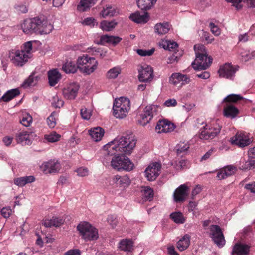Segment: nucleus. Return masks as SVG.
<instances>
[{"label":"nucleus","instance_id":"nucleus-48","mask_svg":"<svg viewBox=\"0 0 255 255\" xmlns=\"http://www.w3.org/2000/svg\"><path fill=\"white\" fill-rule=\"evenodd\" d=\"M32 49V44L31 41L25 42L21 47L20 51H23L24 53L27 55L28 57H31Z\"/></svg>","mask_w":255,"mask_h":255},{"label":"nucleus","instance_id":"nucleus-50","mask_svg":"<svg viewBox=\"0 0 255 255\" xmlns=\"http://www.w3.org/2000/svg\"><path fill=\"white\" fill-rule=\"evenodd\" d=\"M182 74L179 73H175L172 74L169 78V81L174 85H177L182 81Z\"/></svg>","mask_w":255,"mask_h":255},{"label":"nucleus","instance_id":"nucleus-5","mask_svg":"<svg viewBox=\"0 0 255 255\" xmlns=\"http://www.w3.org/2000/svg\"><path fill=\"white\" fill-rule=\"evenodd\" d=\"M77 64L81 73L85 75H90L97 68L98 61L94 58L90 57L87 55H83L78 57Z\"/></svg>","mask_w":255,"mask_h":255},{"label":"nucleus","instance_id":"nucleus-41","mask_svg":"<svg viewBox=\"0 0 255 255\" xmlns=\"http://www.w3.org/2000/svg\"><path fill=\"white\" fill-rule=\"evenodd\" d=\"M243 99L244 98L240 95L232 94L226 97L224 99L223 103L225 104L229 103L233 104V103H235L238 101Z\"/></svg>","mask_w":255,"mask_h":255},{"label":"nucleus","instance_id":"nucleus-64","mask_svg":"<svg viewBox=\"0 0 255 255\" xmlns=\"http://www.w3.org/2000/svg\"><path fill=\"white\" fill-rule=\"evenodd\" d=\"M215 151V149L214 148H211L201 158V161L207 160L209 159L211 156Z\"/></svg>","mask_w":255,"mask_h":255},{"label":"nucleus","instance_id":"nucleus-2","mask_svg":"<svg viewBox=\"0 0 255 255\" xmlns=\"http://www.w3.org/2000/svg\"><path fill=\"white\" fill-rule=\"evenodd\" d=\"M196 59L192 63V67L195 70H205L212 62V58L208 56L205 47L202 44H196L194 46Z\"/></svg>","mask_w":255,"mask_h":255},{"label":"nucleus","instance_id":"nucleus-40","mask_svg":"<svg viewBox=\"0 0 255 255\" xmlns=\"http://www.w3.org/2000/svg\"><path fill=\"white\" fill-rule=\"evenodd\" d=\"M117 24V23L115 20L111 21L103 20L100 23V28L103 30L109 31L114 29Z\"/></svg>","mask_w":255,"mask_h":255},{"label":"nucleus","instance_id":"nucleus-6","mask_svg":"<svg viewBox=\"0 0 255 255\" xmlns=\"http://www.w3.org/2000/svg\"><path fill=\"white\" fill-rule=\"evenodd\" d=\"M77 229L86 241L96 240L99 237L98 230L87 222H81Z\"/></svg>","mask_w":255,"mask_h":255},{"label":"nucleus","instance_id":"nucleus-16","mask_svg":"<svg viewBox=\"0 0 255 255\" xmlns=\"http://www.w3.org/2000/svg\"><path fill=\"white\" fill-rule=\"evenodd\" d=\"M238 67H234L230 64L226 63L220 67L218 70L221 77L232 79L235 73L238 70Z\"/></svg>","mask_w":255,"mask_h":255},{"label":"nucleus","instance_id":"nucleus-55","mask_svg":"<svg viewBox=\"0 0 255 255\" xmlns=\"http://www.w3.org/2000/svg\"><path fill=\"white\" fill-rule=\"evenodd\" d=\"M187 160L184 158H181L178 161V163L175 162L174 164L172 163V165H173L177 170H180L187 166Z\"/></svg>","mask_w":255,"mask_h":255},{"label":"nucleus","instance_id":"nucleus-31","mask_svg":"<svg viewBox=\"0 0 255 255\" xmlns=\"http://www.w3.org/2000/svg\"><path fill=\"white\" fill-rule=\"evenodd\" d=\"M35 177L33 176H26L14 179V183L19 187H23L26 184L31 183L35 181Z\"/></svg>","mask_w":255,"mask_h":255},{"label":"nucleus","instance_id":"nucleus-34","mask_svg":"<svg viewBox=\"0 0 255 255\" xmlns=\"http://www.w3.org/2000/svg\"><path fill=\"white\" fill-rule=\"evenodd\" d=\"M63 223V220L61 218L53 217L52 218H47L43 220L42 224L46 227H51L52 226L58 227Z\"/></svg>","mask_w":255,"mask_h":255},{"label":"nucleus","instance_id":"nucleus-63","mask_svg":"<svg viewBox=\"0 0 255 255\" xmlns=\"http://www.w3.org/2000/svg\"><path fill=\"white\" fill-rule=\"evenodd\" d=\"M211 31L213 34L215 36H218L220 34V30L217 26L215 25L213 23H210L209 24Z\"/></svg>","mask_w":255,"mask_h":255},{"label":"nucleus","instance_id":"nucleus-12","mask_svg":"<svg viewBox=\"0 0 255 255\" xmlns=\"http://www.w3.org/2000/svg\"><path fill=\"white\" fill-rule=\"evenodd\" d=\"M40 168L45 174L55 173L60 170L61 164L57 160L53 159L43 162Z\"/></svg>","mask_w":255,"mask_h":255},{"label":"nucleus","instance_id":"nucleus-62","mask_svg":"<svg viewBox=\"0 0 255 255\" xmlns=\"http://www.w3.org/2000/svg\"><path fill=\"white\" fill-rule=\"evenodd\" d=\"M12 210L9 207H3L1 210V214L5 218H8L11 214Z\"/></svg>","mask_w":255,"mask_h":255},{"label":"nucleus","instance_id":"nucleus-44","mask_svg":"<svg viewBox=\"0 0 255 255\" xmlns=\"http://www.w3.org/2000/svg\"><path fill=\"white\" fill-rule=\"evenodd\" d=\"M60 137L61 135L55 132H52L44 135V139L50 143L57 142Z\"/></svg>","mask_w":255,"mask_h":255},{"label":"nucleus","instance_id":"nucleus-15","mask_svg":"<svg viewBox=\"0 0 255 255\" xmlns=\"http://www.w3.org/2000/svg\"><path fill=\"white\" fill-rule=\"evenodd\" d=\"M189 192V188L186 184L180 185L173 193L174 200L176 202H182L186 200Z\"/></svg>","mask_w":255,"mask_h":255},{"label":"nucleus","instance_id":"nucleus-43","mask_svg":"<svg viewBox=\"0 0 255 255\" xmlns=\"http://www.w3.org/2000/svg\"><path fill=\"white\" fill-rule=\"evenodd\" d=\"M121 72V68L120 66L114 67L107 72L106 76L109 79H115Z\"/></svg>","mask_w":255,"mask_h":255},{"label":"nucleus","instance_id":"nucleus-58","mask_svg":"<svg viewBox=\"0 0 255 255\" xmlns=\"http://www.w3.org/2000/svg\"><path fill=\"white\" fill-rule=\"evenodd\" d=\"M80 113L82 118L85 120H89L91 116V111L85 108L81 109Z\"/></svg>","mask_w":255,"mask_h":255},{"label":"nucleus","instance_id":"nucleus-56","mask_svg":"<svg viewBox=\"0 0 255 255\" xmlns=\"http://www.w3.org/2000/svg\"><path fill=\"white\" fill-rule=\"evenodd\" d=\"M223 168L228 176L233 175L237 170V167L232 165H228Z\"/></svg>","mask_w":255,"mask_h":255},{"label":"nucleus","instance_id":"nucleus-4","mask_svg":"<svg viewBox=\"0 0 255 255\" xmlns=\"http://www.w3.org/2000/svg\"><path fill=\"white\" fill-rule=\"evenodd\" d=\"M130 109V102L128 98L121 97L114 100L113 105V115L119 119H123L128 114Z\"/></svg>","mask_w":255,"mask_h":255},{"label":"nucleus","instance_id":"nucleus-37","mask_svg":"<svg viewBox=\"0 0 255 255\" xmlns=\"http://www.w3.org/2000/svg\"><path fill=\"white\" fill-rule=\"evenodd\" d=\"M133 246V242L130 239H123L119 243V248L125 252H131Z\"/></svg>","mask_w":255,"mask_h":255},{"label":"nucleus","instance_id":"nucleus-47","mask_svg":"<svg viewBox=\"0 0 255 255\" xmlns=\"http://www.w3.org/2000/svg\"><path fill=\"white\" fill-rule=\"evenodd\" d=\"M161 45L164 49H168L169 51H174L178 46L177 43L170 41H163Z\"/></svg>","mask_w":255,"mask_h":255},{"label":"nucleus","instance_id":"nucleus-42","mask_svg":"<svg viewBox=\"0 0 255 255\" xmlns=\"http://www.w3.org/2000/svg\"><path fill=\"white\" fill-rule=\"evenodd\" d=\"M171 218L177 224H183L185 222V218L180 212H175L170 214Z\"/></svg>","mask_w":255,"mask_h":255},{"label":"nucleus","instance_id":"nucleus-24","mask_svg":"<svg viewBox=\"0 0 255 255\" xmlns=\"http://www.w3.org/2000/svg\"><path fill=\"white\" fill-rule=\"evenodd\" d=\"M250 247L241 243L235 244L233 248L232 255H248Z\"/></svg>","mask_w":255,"mask_h":255},{"label":"nucleus","instance_id":"nucleus-39","mask_svg":"<svg viewBox=\"0 0 255 255\" xmlns=\"http://www.w3.org/2000/svg\"><path fill=\"white\" fill-rule=\"evenodd\" d=\"M20 94L18 89H12L7 91L2 97L1 99L5 102H8Z\"/></svg>","mask_w":255,"mask_h":255},{"label":"nucleus","instance_id":"nucleus-17","mask_svg":"<svg viewBox=\"0 0 255 255\" xmlns=\"http://www.w3.org/2000/svg\"><path fill=\"white\" fill-rule=\"evenodd\" d=\"M79 85L76 82H70L63 90L64 97L68 99H74L76 97Z\"/></svg>","mask_w":255,"mask_h":255},{"label":"nucleus","instance_id":"nucleus-3","mask_svg":"<svg viewBox=\"0 0 255 255\" xmlns=\"http://www.w3.org/2000/svg\"><path fill=\"white\" fill-rule=\"evenodd\" d=\"M122 154L118 153L117 155L110 156L109 164L114 169L118 171H130L134 168V164L129 158L122 156Z\"/></svg>","mask_w":255,"mask_h":255},{"label":"nucleus","instance_id":"nucleus-33","mask_svg":"<svg viewBox=\"0 0 255 255\" xmlns=\"http://www.w3.org/2000/svg\"><path fill=\"white\" fill-rule=\"evenodd\" d=\"M190 243V236L186 234L183 236L177 243V248L180 251L187 249Z\"/></svg>","mask_w":255,"mask_h":255},{"label":"nucleus","instance_id":"nucleus-29","mask_svg":"<svg viewBox=\"0 0 255 255\" xmlns=\"http://www.w3.org/2000/svg\"><path fill=\"white\" fill-rule=\"evenodd\" d=\"M122 38L118 36H108L104 35L101 36L100 41L97 42L98 44L104 45L105 43L116 45L121 41Z\"/></svg>","mask_w":255,"mask_h":255},{"label":"nucleus","instance_id":"nucleus-54","mask_svg":"<svg viewBox=\"0 0 255 255\" xmlns=\"http://www.w3.org/2000/svg\"><path fill=\"white\" fill-rule=\"evenodd\" d=\"M154 51H155L154 48H152L149 50L137 49L136 50L137 53L141 56H151L154 53Z\"/></svg>","mask_w":255,"mask_h":255},{"label":"nucleus","instance_id":"nucleus-25","mask_svg":"<svg viewBox=\"0 0 255 255\" xmlns=\"http://www.w3.org/2000/svg\"><path fill=\"white\" fill-rule=\"evenodd\" d=\"M129 18L137 23H146L149 19V16L147 12L141 13L137 11L131 14Z\"/></svg>","mask_w":255,"mask_h":255},{"label":"nucleus","instance_id":"nucleus-11","mask_svg":"<svg viewBox=\"0 0 255 255\" xmlns=\"http://www.w3.org/2000/svg\"><path fill=\"white\" fill-rule=\"evenodd\" d=\"M161 168L160 163L157 162H152L146 168L144 171L145 176L148 181H154L159 175Z\"/></svg>","mask_w":255,"mask_h":255},{"label":"nucleus","instance_id":"nucleus-61","mask_svg":"<svg viewBox=\"0 0 255 255\" xmlns=\"http://www.w3.org/2000/svg\"><path fill=\"white\" fill-rule=\"evenodd\" d=\"M226 1L228 2H231L232 3V5L235 7L237 9H240L242 7V5L241 4L243 0H225Z\"/></svg>","mask_w":255,"mask_h":255},{"label":"nucleus","instance_id":"nucleus-36","mask_svg":"<svg viewBox=\"0 0 255 255\" xmlns=\"http://www.w3.org/2000/svg\"><path fill=\"white\" fill-rule=\"evenodd\" d=\"M79 69L78 64L76 65L74 62L67 61L62 66V70L66 73H74Z\"/></svg>","mask_w":255,"mask_h":255},{"label":"nucleus","instance_id":"nucleus-32","mask_svg":"<svg viewBox=\"0 0 255 255\" xmlns=\"http://www.w3.org/2000/svg\"><path fill=\"white\" fill-rule=\"evenodd\" d=\"M170 29L168 23H158L154 26L155 32L159 35L165 34L168 32Z\"/></svg>","mask_w":255,"mask_h":255},{"label":"nucleus","instance_id":"nucleus-21","mask_svg":"<svg viewBox=\"0 0 255 255\" xmlns=\"http://www.w3.org/2000/svg\"><path fill=\"white\" fill-rule=\"evenodd\" d=\"M23 51L17 50L13 53L14 54L11 56V60L15 65L23 66L27 61L29 57L27 55L23 53Z\"/></svg>","mask_w":255,"mask_h":255},{"label":"nucleus","instance_id":"nucleus-13","mask_svg":"<svg viewBox=\"0 0 255 255\" xmlns=\"http://www.w3.org/2000/svg\"><path fill=\"white\" fill-rule=\"evenodd\" d=\"M36 135L32 132L22 130L18 132L15 136V140L17 143L22 145H30Z\"/></svg>","mask_w":255,"mask_h":255},{"label":"nucleus","instance_id":"nucleus-7","mask_svg":"<svg viewBox=\"0 0 255 255\" xmlns=\"http://www.w3.org/2000/svg\"><path fill=\"white\" fill-rule=\"evenodd\" d=\"M253 141V136L250 133L244 131L238 132L230 139L231 144L244 148L249 146Z\"/></svg>","mask_w":255,"mask_h":255},{"label":"nucleus","instance_id":"nucleus-1","mask_svg":"<svg viewBox=\"0 0 255 255\" xmlns=\"http://www.w3.org/2000/svg\"><path fill=\"white\" fill-rule=\"evenodd\" d=\"M137 139L133 134L118 136L104 145L100 151L99 157L105 166L109 164L110 156L120 153L130 155L134 150Z\"/></svg>","mask_w":255,"mask_h":255},{"label":"nucleus","instance_id":"nucleus-19","mask_svg":"<svg viewBox=\"0 0 255 255\" xmlns=\"http://www.w3.org/2000/svg\"><path fill=\"white\" fill-rule=\"evenodd\" d=\"M138 78L141 82H147L152 79L153 71L151 66L145 65L142 66L138 70Z\"/></svg>","mask_w":255,"mask_h":255},{"label":"nucleus","instance_id":"nucleus-30","mask_svg":"<svg viewBox=\"0 0 255 255\" xmlns=\"http://www.w3.org/2000/svg\"><path fill=\"white\" fill-rule=\"evenodd\" d=\"M141 194L143 201H151L154 197L153 190L149 186H142L141 188Z\"/></svg>","mask_w":255,"mask_h":255},{"label":"nucleus","instance_id":"nucleus-28","mask_svg":"<svg viewBox=\"0 0 255 255\" xmlns=\"http://www.w3.org/2000/svg\"><path fill=\"white\" fill-rule=\"evenodd\" d=\"M49 84L51 86H54L61 79V75L56 69L50 70L48 72Z\"/></svg>","mask_w":255,"mask_h":255},{"label":"nucleus","instance_id":"nucleus-59","mask_svg":"<svg viewBox=\"0 0 255 255\" xmlns=\"http://www.w3.org/2000/svg\"><path fill=\"white\" fill-rule=\"evenodd\" d=\"M76 172L79 176L85 177L89 174V170L86 167H80L76 170Z\"/></svg>","mask_w":255,"mask_h":255},{"label":"nucleus","instance_id":"nucleus-22","mask_svg":"<svg viewBox=\"0 0 255 255\" xmlns=\"http://www.w3.org/2000/svg\"><path fill=\"white\" fill-rule=\"evenodd\" d=\"M239 114V109L233 104L227 103L224 104L223 115L226 118L233 119Z\"/></svg>","mask_w":255,"mask_h":255},{"label":"nucleus","instance_id":"nucleus-52","mask_svg":"<svg viewBox=\"0 0 255 255\" xmlns=\"http://www.w3.org/2000/svg\"><path fill=\"white\" fill-rule=\"evenodd\" d=\"M240 55L241 60L243 62H247L252 59L254 56L253 53H251L248 51H244L241 52Z\"/></svg>","mask_w":255,"mask_h":255},{"label":"nucleus","instance_id":"nucleus-38","mask_svg":"<svg viewBox=\"0 0 255 255\" xmlns=\"http://www.w3.org/2000/svg\"><path fill=\"white\" fill-rule=\"evenodd\" d=\"M157 0H138V6L141 10H147L150 9Z\"/></svg>","mask_w":255,"mask_h":255},{"label":"nucleus","instance_id":"nucleus-14","mask_svg":"<svg viewBox=\"0 0 255 255\" xmlns=\"http://www.w3.org/2000/svg\"><path fill=\"white\" fill-rule=\"evenodd\" d=\"M40 22L38 20V17L27 19L23 21L21 27L23 32L25 34H31L33 32H36L37 25Z\"/></svg>","mask_w":255,"mask_h":255},{"label":"nucleus","instance_id":"nucleus-46","mask_svg":"<svg viewBox=\"0 0 255 255\" xmlns=\"http://www.w3.org/2000/svg\"><path fill=\"white\" fill-rule=\"evenodd\" d=\"M171 126H172L171 128H176L177 127L174 123L168 119H163L158 121L156 128H165L166 126L170 127Z\"/></svg>","mask_w":255,"mask_h":255},{"label":"nucleus","instance_id":"nucleus-60","mask_svg":"<svg viewBox=\"0 0 255 255\" xmlns=\"http://www.w3.org/2000/svg\"><path fill=\"white\" fill-rule=\"evenodd\" d=\"M107 222L112 228L115 227L117 223L116 217L113 215H109L107 218Z\"/></svg>","mask_w":255,"mask_h":255},{"label":"nucleus","instance_id":"nucleus-9","mask_svg":"<svg viewBox=\"0 0 255 255\" xmlns=\"http://www.w3.org/2000/svg\"><path fill=\"white\" fill-rule=\"evenodd\" d=\"M210 235L214 243L219 247H222L225 244V240L221 228L218 225H212L210 227Z\"/></svg>","mask_w":255,"mask_h":255},{"label":"nucleus","instance_id":"nucleus-57","mask_svg":"<svg viewBox=\"0 0 255 255\" xmlns=\"http://www.w3.org/2000/svg\"><path fill=\"white\" fill-rule=\"evenodd\" d=\"M64 104V102L61 99H60L59 97L56 95L53 97V100L52 102V105L55 108H60Z\"/></svg>","mask_w":255,"mask_h":255},{"label":"nucleus","instance_id":"nucleus-20","mask_svg":"<svg viewBox=\"0 0 255 255\" xmlns=\"http://www.w3.org/2000/svg\"><path fill=\"white\" fill-rule=\"evenodd\" d=\"M39 22H40L37 25V30L36 32L40 34H47L50 33L53 29V26L50 22L45 19L44 18H39Z\"/></svg>","mask_w":255,"mask_h":255},{"label":"nucleus","instance_id":"nucleus-26","mask_svg":"<svg viewBox=\"0 0 255 255\" xmlns=\"http://www.w3.org/2000/svg\"><path fill=\"white\" fill-rule=\"evenodd\" d=\"M119 13L118 9L115 5L107 4L103 6V9L100 12V15L103 18L108 16H114L117 15Z\"/></svg>","mask_w":255,"mask_h":255},{"label":"nucleus","instance_id":"nucleus-35","mask_svg":"<svg viewBox=\"0 0 255 255\" xmlns=\"http://www.w3.org/2000/svg\"><path fill=\"white\" fill-rule=\"evenodd\" d=\"M97 0H81L77 6V9L80 11H85L93 6Z\"/></svg>","mask_w":255,"mask_h":255},{"label":"nucleus","instance_id":"nucleus-51","mask_svg":"<svg viewBox=\"0 0 255 255\" xmlns=\"http://www.w3.org/2000/svg\"><path fill=\"white\" fill-rule=\"evenodd\" d=\"M57 113L55 112H52L51 115L47 118V122L48 125L50 128H54L56 126V116Z\"/></svg>","mask_w":255,"mask_h":255},{"label":"nucleus","instance_id":"nucleus-18","mask_svg":"<svg viewBox=\"0 0 255 255\" xmlns=\"http://www.w3.org/2000/svg\"><path fill=\"white\" fill-rule=\"evenodd\" d=\"M248 159L240 166L242 170H248L255 168V147L250 148L248 152Z\"/></svg>","mask_w":255,"mask_h":255},{"label":"nucleus","instance_id":"nucleus-23","mask_svg":"<svg viewBox=\"0 0 255 255\" xmlns=\"http://www.w3.org/2000/svg\"><path fill=\"white\" fill-rule=\"evenodd\" d=\"M220 132V128H203L199 137L202 140H210L216 137Z\"/></svg>","mask_w":255,"mask_h":255},{"label":"nucleus","instance_id":"nucleus-53","mask_svg":"<svg viewBox=\"0 0 255 255\" xmlns=\"http://www.w3.org/2000/svg\"><path fill=\"white\" fill-rule=\"evenodd\" d=\"M32 121V118L29 114H26L23 116L22 119L20 121V123L25 127H28L30 125Z\"/></svg>","mask_w":255,"mask_h":255},{"label":"nucleus","instance_id":"nucleus-10","mask_svg":"<svg viewBox=\"0 0 255 255\" xmlns=\"http://www.w3.org/2000/svg\"><path fill=\"white\" fill-rule=\"evenodd\" d=\"M158 108L155 105H148L145 108L143 113L140 115V119L139 120V123L141 126H144L150 122L154 115L156 114Z\"/></svg>","mask_w":255,"mask_h":255},{"label":"nucleus","instance_id":"nucleus-27","mask_svg":"<svg viewBox=\"0 0 255 255\" xmlns=\"http://www.w3.org/2000/svg\"><path fill=\"white\" fill-rule=\"evenodd\" d=\"M104 128H90L88 130V134L91 139L95 142L101 140L105 134Z\"/></svg>","mask_w":255,"mask_h":255},{"label":"nucleus","instance_id":"nucleus-49","mask_svg":"<svg viewBox=\"0 0 255 255\" xmlns=\"http://www.w3.org/2000/svg\"><path fill=\"white\" fill-rule=\"evenodd\" d=\"M189 148V144L188 142H180L176 146V152L180 154L186 151Z\"/></svg>","mask_w":255,"mask_h":255},{"label":"nucleus","instance_id":"nucleus-8","mask_svg":"<svg viewBox=\"0 0 255 255\" xmlns=\"http://www.w3.org/2000/svg\"><path fill=\"white\" fill-rule=\"evenodd\" d=\"M131 181L127 175L120 176L115 175L111 176L109 180V185L114 188L125 189L127 188L130 184Z\"/></svg>","mask_w":255,"mask_h":255},{"label":"nucleus","instance_id":"nucleus-45","mask_svg":"<svg viewBox=\"0 0 255 255\" xmlns=\"http://www.w3.org/2000/svg\"><path fill=\"white\" fill-rule=\"evenodd\" d=\"M38 81V77L34 76L33 75H31L29 77L26 79L23 83L22 86L25 88L28 87L33 86L36 84Z\"/></svg>","mask_w":255,"mask_h":255}]
</instances>
